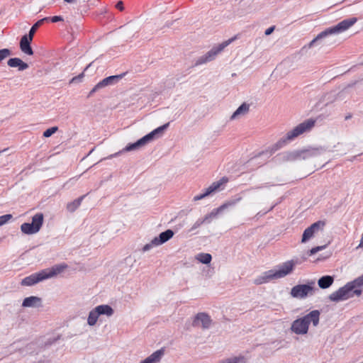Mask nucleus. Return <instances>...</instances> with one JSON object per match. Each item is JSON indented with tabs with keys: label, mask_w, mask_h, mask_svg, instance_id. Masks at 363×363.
<instances>
[{
	"label": "nucleus",
	"mask_w": 363,
	"mask_h": 363,
	"mask_svg": "<svg viewBox=\"0 0 363 363\" xmlns=\"http://www.w3.org/2000/svg\"><path fill=\"white\" fill-rule=\"evenodd\" d=\"M197 259L203 264H209L212 259V257L208 253H200L198 255Z\"/></svg>",
	"instance_id": "obj_35"
},
{
	"label": "nucleus",
	"mask_w": 363,
	"mask_h": 363,
	"mask_svg": "<svg viewBox=\"0 0 363 363\" xmlns=\"http://www.w3.org/2000/svg\"><path fill=\"white\" fill-rule=\"evenodd\" d=\"M11 55V51L9 48L0 50V62Z\"/></svg>",
	"instance_id": "obj_36"
},
{
	"label": "nucleus",
	"mask_w": 363,
	"mask_h": 363,
	"mask_svg": "<svg viewBox=\"0 0 363 363\" xmlns=\"http://www.w3.org/2000/svg\"><path fill=\"white\" fill-rule=\"evenodd\" d=\"M315 281H308L305 284H298L294 286L290 292L292 297L296 298H305L308 296L313 295L315 288Z\"/></svg>",
	"instance_id": "obj_5"
},
{
	"label": "nucleus",
	"mask_w": 363,
	"mask_h": 363,
	"mask_svg": "<svg viewBox=\"0 0 363 363\" xmlns=\"http://www.w3.org/2000/svg\"><path fill=\"white\" fill-rule=\"evenodd\" d=\"M89 66H90V65H89L87 67H86L85 70H86V69H88V67H89Z\"/></svg>",
	"instance_id": "obj_54"
},
{
	"label": "nucleus",
	"mask_w": 363,
	"mask_h": 363,
	"mask_svg": "<svg viewBox=\"0 0 363 363\" xmlns=\"http://www.w3.org/2000/svg\"><path fill=\"white\" fill-rule=\"evenodd\" d=\"M212 323V319L210 315L206 313H197L192 323L194 327H201L203 330L210 328Z\"/></svg>",
	"instance_id": "obj_10"
},
{
	"label": "nucleus",
	"mask_w": 363,
	"mask_h": 363,
	"mask_svg": "<svg viewBox=\"0 0 363 363\" xmlns=\"http://www.w3.org/2000/svg\"><path fill=\"white\" fill-rule=\"evenodd\" d=\"M40 298L37 296H29L24 298L22 306L23 307H34L37 303H40Z\"/></svg>",
	"instance_id": "obj_30"
},
{
	"label": "nucleus",
	"mask_w": 363,
	"mask_h": 363,
	"mask_svg": "<svg viewBox=\"0 0 363 363\" xmlns=\"http://www.w3.org/2000/svg\"><path fill=\"white\" fill-rule=\"evenodd\" d=\"M283 157L286 161H295L300 160L299 151L287 152L283 154Z\"/></svg>",
	"instance_id": "obj_34"
},
{
	"label": "nucleus",
	"mask_w": 363,
	"mask_h": 363,
	"mask_svg": "<svg viewBox=\"0 0 363 363\" xmlns=\"http://www.w3.org/2000/svg\"><path fill=\"white\" fill-rule=\"evenodd\" d=\"M250 105L246 103L241 104L230 116V120H235L240 116H245L249 112Z\"/></svg>",
	"instance_id": "obj_25"
},
{
	"label": "nucleus",
	"mask_w": 363,
	"mask_h": 363,
	"mask_svg": "<svg viewBox=\"0 0 363 363\" xmlns=\"http://www.w3.org/2000/svg\"><path fill=\"white\" fill-rule=\"evenodd\" d=\"M299 151V157L300 160H308L312 157H316L319 155H320L325 150L320 147H309L307 149L298 150Z\"/></svg>",
	"instance_id": "obj_15"
},
{
	"label": "nucleus",
	"mask_w": 363,
	"mask_h": 363,
	"mask_svg": "<svg viewBox=\"0 0 363 363\" xmlns=\"http://www.w3.org/2000/svg\"><path fill=\"white\" fill-rule=\"evenodd\" d=\"M291 330L296 335L306 334L308 331L306 321L303 317L296 319L291 323Z\"/></svg>",
	"instance_id": "obj_13"
},
{
	"label": "nucleus",
	"mask_w": 363,
	"mask_h": 363,
	"mask_svg": "<svg viewBox=\"0 0 363 363\" xmlns=\"http://www.w3.org/2000/svg\"><path fill=\"white\" fill-rule=\"evenodd\" d=\"M57 130H58V128L57 126L51 127V128L47 129L45 131H44L43 136L45 138H49L52 135H53L55 133H56L57 131Z\"/></svg>",
	"instance_id": "obj_37"
},
{
	"label": "nucleus",
	"mask_w": 363,
	"mask_h": 363,
	"mask_svg": "<svg viewBox=\"0 0 363 363\" xmlns=\"http://www.w3.org/2000/svg\"><path fill=\"white\" fill-rule=\"evenodd\" d=\"M45 279L43 271L41 270L37 273H33L22 279L21 284L22 286H33L35 284L43 281Z\"/></svg>",
	"instance_id": "obj_14"
},
{
	"label": "nucleus",
	"mask_w": 363,
	"mask_h": 363,
	"mask_svg": "<svg viewBox=\"0 0 363 363\" xmlns=\"http://www.w3.org/2000/svg\"><path fill=\"white\" fill-rule=\"evenodd\" d=\"M301 261L296 258L288 260L278 266V269H274V274L277 279L283 278L290 274L296 265L300 264Z\"/></svg>",
	"instance_id": "obj_6"
},
{
	"label": "nucleus",
	"mask_w": 363,
	"mask_h": 363,
	"mask_svg": "<svg viewBox=\"0 0 363 363\" xmlns=\"http://www.w3.org/2000/svg\"><path fill=\"white\" fill-rule=\"evenodd\" d=\"M241 200V197H238L237 199H231L221 206H220L217 208H214L210 213L206 215L203 218H201L203 220V223H209L211 221V218L216 217L219 213L224 211L225 209L234 206L236 203H238Z\"/></svg>",
	"instance_id": "obj_8"
},
{
	"label": "nucleus",
	"mask_w": 363,
	"mask_h": 363,
	"mask_svg": "<svg viewBox=\"0 0 363 363\" xmlns=\"http://www.w3.org/2000/svg\"><path fill=\"white\" fill-rule=\"evenodd\" d=\"M274 279H277L274 274V269H270L263 272L260 276L255 279L253 283L256 285H261Z\"/></svg>",
	"instance_id": "obj_18"
},
{
	"label": "nucleus",
	"mask_w": 363,
	"mask_h": 363,
	"mask_svg": "<svg viewBox=\"0 0 363 363\" xmlns=\"http://www.w3.org/2000/svg\"><path fill=\"white\" fill-rule=\"evenodd\" d=\"M351 117H352V116H351V115L347 116L345 117V119H346V120H348V119H350Z\"/></svg>",
	"instance_id": "obj_50"
},
{
	"label": "nucleus",
	"mask_w": 363,
	"mask_h": 363,
	"mask_svg": "<svg viewBox=\"0 0 363 363\" xmlns=\"http://www.w3.org/2000/svg\"><path fill=\"white\" fill-rule=\"evenodd\" d=\"M272 208H273V206H272V207H271V208L268 210V211H269L272 210Z\"/></svg>",
	"instance_id": "obj_53"
},
{
	"label": "nucleus",
	"mask_w": 363,
	"mask_h": 363,
	"mask_svg": "<svg viewBox=\"0 0 363 363\" xmlns=\"http://www.w3.org/2000/svg\"><path fill=\"white\" fill-rule=\"evenodd\" d=\"M32 37L24 35L21 37L19 43V47L22 52L27 55H33V50L31 48V43L33 41Z\"/></svg>",
	"instance_id": "obj_17"
},
{
	"label": "nucleus",
	"mask_w": 363,
	"mask_h": 363,
	"mask_svg": "<svg viewBox=\"0 0 363 363\" xmlns=\"http://www.w3.org/2000/svg\"><path fill=\"white\" fill-rule=\"evenodd\" d=\"M83 77V74H79L78 77L72 78V81H71V82H74L77 79H79V78H81V77Z\"/></svg>",
	"instance_id": "obj_48"
},
{
	"label": "nucleus",
	"mask_w": 363,
	"mask_h": 363,
	"mask_svg": "<svg viewBox=\"0 0 363 363\" xmlns=\"http://www.w3.org/2000/svg\"><path fill=\"white\" fill-rule=\"evenodd\" d=\"M116 9H118V10L120 11H123L124 9V6H123V3L122 1H119L117 2L116 5Z\"/></svg>",
	"instance_id": "obj_43"
},
{
	"label": "nucleus",
	"mask_w": 363,
	"mask_h": 363,
	"mask_svg": "<svg viewBox=\"0 0 363 363\" xmlns=\"http://www.w3.org/2000/svg\"><path fill=\"white\" fill-rule=\"evenodd\" d=\"M316 247V250H318V252L320 251V250H323L325 246H318V247Z\"/></svg>",
	"instance_id": "obj_47"
},
{
	"label": "nucleus",
	"mask_w": 363,
	"mask_h": 363,
	"mask_svg": "<svg viewBox=\"0 0 363 363\" xmlns=\"http://www.w3.org/2000/svg\"><path fill=\"white\" fill-rule=\"evenodd\" d=\"M217 363H246V359L243 356H233L224 358Z\"/></svg>",
	"instance_id": "obj_31"
},
{
	"label": "nucleus",
	"mask_w": 363,
	"mask_h": 363,
	"mask_svg": "<svg viewBox=\"0 0 363 363\" xmlns=\"http://www.w3.org/2000/svg\"><path fill=\"white\" fill-rule=\"evenodd\" d=\"M363 292V274L338 289L329 296L333 302L345 301L354 296H360Z\"/></svg>",
	"instance_id": "obj_2"
},
{
	"label": "nucleus",
	"mask_w": 363,
	"mask_h": 363,
	"mask_svg": "<svg viewBox=\"0 0 363 363\" xmlns=\"http://www.w3.org/2000/svg\"><path fill=\"white\" fill-rule=\"evenodd\" d=\"M318 252V250H316V247H313L312 249H311L308 252V255L309 256H311L313 255H315V253Z\"/></svg>",
	"instance_id": "obj_46"
},
{
	"label": "nucleus",
	"mask_w": 363,
	"mask_h": 363,
	"mask_svg": "<svg viewBox=\"0 0 363 363\" xmlns=\"http://www.w3.org/2000/svg\"><path fill=\"white\" fill-rule=\"evenodd\" d=\"M21 230L24 234L26 235H33L38 232L35 228L30 223H23L21 225Z\"/></svg>",
	"instance_id": "obj_32"
},
{
	"label": "nucleus",
	"mask_w": 363,
	"mask_h": 363,
	"mask_svg": "<svg viewBox=\"0 0 363 363\" xmlns=\"http://www.w3.org/2000/svg\"><path fill=\"white\" fill-rule=\"evenodd\" d=\"M233 41V38H231L221 43L217 46L212 48L207 53L201 56L196 60L195 65L199 66L213 60L217 55L223 51L224 48L230 45V43H231Z\"/></svg>",
	"instance_id": "obj_4"
},
{
	"label": "nucleus",
	"mask_w": 363,
	"mask_h": 363,
	"mask_svg": "<svg viewBox=\"0 0 363 363\" xmlns=\"http://www.w3.org/2000/svg\"><path fill=\"white\" fill-rule=\"evenodd\" d=\"M34 345H35V343H33V342H31V343L27 345V346L26 347V351H30V353L33 352L34 351H33L32 350L33 349V346Z\"/></svg>",
	"instance_id": "obj_45"
},
{
	"label": "nucleus",
	"mask_w": 363,
	"mask_h": 363,
	"mask_svg": "<svg viewBox=\"0 0 363 363\" xmlns=\"http://www.w3.org/2000/svg\"><path fill=\"white\" fill-rule=\"evenodd\" d=\"M99 317L100 315L99 313H97L96 308H94L89 313L87 318V324L89 326H94L96 324Z\"/></svg>",
	"instance_id": "obj_29"
},
{
	"label": "nucleus",
	"mask_w": 363,
	"mask_h": 363,
	"mask_svg": "<svg viewBox=\"0 0 363 363\" xmlns=\"http://www.w3.org/2000/svg\"><path fill=\"white\" fill-rule=\"evenodd\" d=\"M272 186H274V184H272L271 183H265L260 186H256L252 187L251 189L257 190V189H263V188H269Z\"/></svg>",
	"instance_id": "obj_40"
},
{
	"label": "nucleus",
	"mask_w": 363,
	"mask_h": 363,
	"mask_svg": "<svg viewBox=\"0 0 363 363\" xmlns=\"http://www.w3.org/2000/svg\"><path fill=\"white\" fill-rule=\"evenodd\" d=\"M6 149H4V150H3L0 151V154H1L2 152H4V151H6Z\"/></svg>",
	"instance_id": "obj_52"
},
{
	"label": "nucleus",
	"mask_w": 363,
	"mask_h": 363,
	"mask_svg": "<svg viewBox=\"0 0 363 363\" xmlns=\"http://www.w3.org/2000/svg\"><path fill=\"white\" fill-rule=\"evenodd\" d=\"M320 315V313L318 310H313L303 318L306 321L308 328L311 323H313V326L316 327L319 324Z\"/></svg>",
	"instance_id": "obj_20"
},
{
	"label": "nucleus",
	"mask_w": 363,
	"mask_h": 363,
	"mask_svg": "<svg viewBox=\"0 0 363 363\" xmlns=\"http://www.w3.org/2000/svg\"><path fill=\"white\" fill-rule=\"evenodd\" d=\"M334 278L330 275L321 277L318 281V284L320 289H325L329 288L333 283Z\"/></svg>",
	"instance_id": "obj_26"
},
{
	"label": "nucleus",
	"mask_w": 363,
	"mask_h": 363,
	"mask_svg": "<svg viewBox=\"0 0 363 363\" xmlns=\"http://www.w3.org/2000/svg\"><path fill=\"white\" fill-rule=\"evenodd\" d=\"M101 89H102V88L101 86H99V83H97L94 86V88L90 91L88 96H91L94 93H95L96 91H97L98 90H99Z\"/></svg>",
	"instance_id": "obj_42"
},
{
	"label": "nucleus",
	"mask_w": 363,
	"mask_h": 363,
	"mask_svg": "<svg viewBox=\"0 0 363 363\" xmlns=\"http://www.w3.org/2000/svg\"><path fill=\"white\" fill-rule=\"evenodd\" d=\"M95 308L100 316L106 315V317L109 318L111 317L114 313V310L113 308L107 304L99 305Z\"/></svg>",
	"instance_id": "obj_24"
},
{
	"label": "nucleus",
	"mask_w": 363,
	"mask_h": 363,
	"mask_svg": "<svg viewBox=\"0 0 363 363\" xmlns=\"http://www.w3.org/2000/svg\"><path fill=\"white\" fill-rule=\"evenodd\" d=\"M169 125V123H167L164 124L163 125H161V126L155 128V130H153L148 134L145 135V136L146 137V138L147 139V140L150 143V141L153 140L155 138H159V137L162 136L164 131L167 129Z\"/></svg>",
	"instance_id": "obj_23"
},
{
	"label": "nucleus",
	"mask_w": 363,
	"mask_h": 363,
	"mask_svg": "<svg viewBox=\"0 0 363 363\" xmlns=\"http://www.w3.org/2000/svg\"><path fill=\"white\" fill-rule=\"evenodd\" d=\"M19 352H23V349H19Z\"/></svg>",
	"instance_id": "obj_51"
},
{
	"label": "nucleus",
	"mask_w": 363,
	"mask_h": 363,
	"mask_svg": "<svg viewBox=\"0 0 363 363\" xmlns=\"http://www.w3.org/2000/svg\"><path fill=\"white\" fill-rule=\"evenodd\" d=\"M86 195H83L67 204L66 208L70 213L74 212L81 205Z\"/></svg>",
	"instance_id": "obj_27"
},
{
	"label": "nucleus",
	"mask_w": 363,
	"mask_h": 363,
	"mask_svg": "<svg viewBox=\"0 0 363 363\" xmlns=\"http://www.w3.org/2000/svg\"><path fill=\"white\" fill-rule=\"evenodd\" d=\"M324 225L325 223L321 220L317 221L311 225L303 231L301 242H306L307 241H308L314 236L315 233H317L324 226Z\"/></svg>",
	"instance_id": "obj_11"
},
{
	"label": "nucleus",
	"mask_w": 363,
	"mask_h": 363,
	"mask_svg": "<svg viewBox=\"0 0 363 363\" xmlns=\"http://www.w3.org/2000/svg\"><path fill=\"white\" fill-rule=\"evenodd\" d=\"M67 3H72L74 0H64Z\"/></svg>",
	"instance_id": "obj_49"
},
{
	"label": "nucleus",
	"mask_w": 363,
	"mask_h": 363,
	"mask_svg": "<svg viewBox=\"0 0 363 363\" xmlns=\"http://www.w3.org/2000/svg\"><path fill=\"white\" fill-rule=\"evenodd\" d=\"M228 179L226 177H223L219 181L213 182L211 186L206 188L202 194H198L194 197V201L201 200L206 196L211 194L213 192L220 190V186L227 183Z\"/></svg>",
	"instance_id": "obj_9"
},
{
	"label": "nucleus",
	"mask_w": 363,
	"mask_h": 363,
	"mask_svg": "<svg viewBox=\"0 0 363 363\" xmlns=\"http://www.w3.org/2000/svg\"><path fill=\"white\" fill-rule=\"evenodd\" d=\"M274 30V26H271L265 30L264 33L266 35H269L271 33H272Z\"/></svg>",
	"instance_id": "obj_44"
},
{
	"label": "nucleus",
	"mask_w": 363,
	"mask_h": 363,
	"mask_svg": "<svg viewBox=\"0 0 363 363\" xmlns=\"http://www.w3.org/2000/svg\"><path fill=\"white\" fill-rule=\"evenodd\" d=\"M44 220V216L42 213H37L32 217V222L30 223L35 229L39 232Z\"/></svg>",
	"instance_id": "obj_28"
},
{
	"label": "nucleus",
	"mask_w": 363,
	"mask_h": 363,
	"mask_svg": "<svg viewBox=\"0 0 363 363\" xmlns=\"http://www.w3.org/2000/svg\"><path fill=\"white\" fill-rule=\"evenodd\" d=\"M357 18L355 17L347 18L340 21L337 25L325 29V30L320 32L313 40L309 43L308 48H311L317 42L323 38H325L330 35L339 34L347 30L351 26H352L357 22Z\"/></svg>",
	"instance_id": "obj_3"
},
{
	"label": "nucleus",
	"mask_w": 363,
	"mask_h": 363,
	"mask_svg": "<svg viewBox=\"0 0 363 363\" xmlns=\"http://www.w3.org/2000/svg\"><path fill=\"white\" fill-rule=\"evenodd\" d=\"M320 315V313L318 310H313L303 318L306 321L308 328L311 323H313V326L316 327L319 324Z\"/></svg>",
	"instance_id": "obj_21"
},
{
	"label": "nucleus",
	"mask_w": 363,
	"mask_h": 363,
	"mask_svg": "<svg viewBox=\"0 0 363 363\" xmlns=\"http://www.w3.org/2000/svg\"><path fill=\"white\" fill-rule=\"evenodd\" d=\"M203 220H202L201 218H199L191 226V229L189 230L190 232H192L199 228L202 224H203Z\"/></svg>",
	"instance_id": "obj_39"
},
{
	"label": "nucleus",
	"mask_w": 363,
	"mask_h": 363,
	"mask_svg": "<svg viewBox=\"0 0 363 363\" xmlns=\"http://www.w3.org/2000/svg\"><path fill=\"white\" fill-rule=\"evenodd\" d=\"M12 216L11 214H6L0 216V226L6 223L11 218Z\"/></svg>",
	"instance_id": "obj_38"
},
{
	"label": "nucleus",
	"mask_w": 363,
	"mask_h": 363,
	"mask_svg": "<svg viewBox=\"0 0 363 363\" xmlns=\"http://www.w3.org/2000/svg\"><path fill=\"white\" fill-rule=\"evenodd\" d=\"M68 265L65 263L55 264L50 268L43 269L45 279L52 278L67 269Z\"/></svg>",
	"instance_id": "obj_16"
},
{
	"label": "nucleus",
	"mask_w": 363,
	"mask_h": 363,
	"mask_svg": "<svg viewBox=\"0 0 363 363\" xmlns=\"http://www.w3.org/2000/svg\"><path fill=\"white\" fill-rule=\"evenodd\" d=\"M174 231L170 229L162 232L157 237L154 238L149 243L145 245L142 251L145 252L150 250L154 247H157L165 243L174 236Z\"/></svg>",
	"instance_id": "obj_7"
},
{
	"label": "nucleus",
	"mask_w": 363,
	"mask_h": 363,
	"mask_svg": "<svg viewBox=\"0 0 363 363\" xmlns=\"http://www.w3.org/2000/svg\"><path fill=\"white\" fill-rule=\"evenodd\" d=\"M7 65L10 67L18 68V71L26 70L29 67L26 62L18 57L10 58L7 61Z\"/></svg>",
	"instance_id": "obj_22"
},
{
	"label": "nucleus",
	"mask_w": 363,
	"mask_h": 363,
	"mask_svg": "<svg viewBox=\"0 0 363 363\" xmlns=\"http://www.w3.org/2000/svg\"><path fill=\"white\" fill-rule=\"evenodd\" d=\"M49 20H50L52 23H57V22H59V21H63L64 19L62 16H54L52 17H49Z\"/></svg>",
	"instance_id": "obj_41"
},
{
	"label": "nucleus",
	"mask_w": 363,
	"mask_h": 363,
	"mask_svg": "<svg viewBox=\"0 0 363 363\" xmlns=\"http://www.w3.org/2000/svg\"><path fill=\"white\" fill-rule=\"evenodd\" d=\"M314 125L315 121L313 119H308L303 121V123L298 124L291 130L289 131L284 137L280 138L275 144L270 147L269 150H267L266 152H261L259 155L252 158L249 161V162L252 164L257 163L258 167H261L264 163V162H257V160L261 157H262L265 154H268V152L269 156H271L276 151L286 146L287 144L293 141L296 138H297L300 135L309 131L314 126Z\"/></svg>",
	"instance_id": "obj_1"
},
{
	"label": "nucleus",
	"mask_w": 363,
	"mask_h": 363,
	"mask_svg": "<svg viewBox=\"0 0 363 363\" xmlns=\"http://www.w3.org/2000/svg\"><path fill=\"white\" fill-rule=\"evenodd\" d=\"M148 143H149V141L147 140L146 137L143 136V138H141L140 139L137 140L135 143L128 144L122 150L111 155L108 157V158L111 159V158L116 157L120 155L121 153L124 152H130V151L135 150L139 149L140 147L144 146L145 145H146Z\"/></svg>",
	"instance_id": "obj_12"
},
{
	"label": "nucleus",
	"mask_w": 363,
	"mask_h": 363,
	"mask_svg": "<svg viewBox=\"0 0 363 363\" xmlns=\"http://www.w3.org/2000/svg\"><path fill=\"white\" fill-rule=\"evenodd\" d=\"M50 18H48V17H45V18H43L39 21H38L35 23H34L33 25V26L30 28L29 32L28 34H26L27 35H28L29 37H32V38H33L34 37V35L36 32V30H38V28L45 22V21H48L49 20Z\"/></svg>",
	"instance_id": "obj_33"
},
{
	"label": "nucleus",
	"mask_w": 363,
	"mask_h": 363,
	"mask_svg": "<svg viewBox=\"0 0 363 363\" xmlns=\"http://www.w3.org/2000/svg\"><path fill=\"white\" fill-rule=\"evenodd\" d=\"M125 73H123L118 75H112L109 76L108 77H106L101 80L99 83V86H101V88H104L108 86H111L117 84L120 79H121L124 76Z\"/></svg>",
	"instance_id": "obj_19"
}]
</instances>
